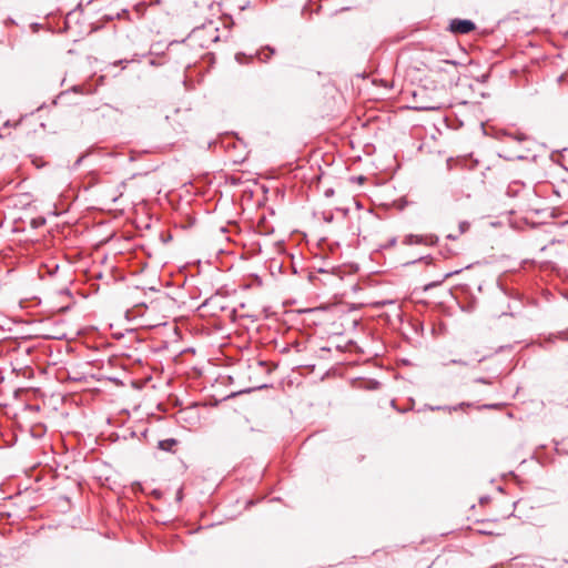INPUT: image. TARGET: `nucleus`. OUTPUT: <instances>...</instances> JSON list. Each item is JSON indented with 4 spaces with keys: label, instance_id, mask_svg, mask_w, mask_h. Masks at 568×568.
I'll list each match as a JSON object with an SVG mask.
<instances>
[{
    "label": "nucleus",
    "instance_id": "f257e3e1",
    "mask_svg": "<svg viewBox=\"0 0 568 568\" xmlns=\"http://www.w3.org/2000/svg\"><path fill=\"white\" fill-rule=\"evenodd\" d=\"M187 39L191 45L207 49L219 41L220 30L213 22H209L194 29Z\"/></svg>",
    "mask_w": 568,
    "mask_h": 568
},
{
    "label": "nucleus",
    "instance_id": "f03ea898",
    "mask_svg": "<svg viewBox=\"0 0 568 568\" xmlns=\"http://www.w3.org/2000/svg\"><path fill=\"white\" fill-rule=\"evenodd\" d=\"M447 29L454 34H468L476 29V24L468 19H453Z\"/></svg>",
    "mask_w": 568,
    "mask_h": 568
},
{
    "label": "nucleus",
    "instance_id": "7ed1b4c3",
    "mask_svg": "<svg viewBox=\"0 0 568 568\" xmlns=\"http://www.w3.org/2000/svg\"><path fill=\"white\" fill-rule=\"evenodd\" d=\"M436 242V237L434 235H408L406 236L404 243L405 244H426V245H433Z\"/></svg>",
    "mask_w": 568,
    "mask_h": 568
},
{
    "label": "nucleus",
    "instance_id": "20e7f679",
    "mask_svg": "<svg viewBox=\"0 0 568 568\" xmlns=\"http://www.w3.org/2000/svg\"><path fill=\"white\" fill-rule=\"evenodd\" d=\"M176 445V440L175 439H165V440H161L159 443V447L163 450H171L173 446Z\"/></svg>",
    "mask_w": 568,
    "mask_h": 568
},
{
    "label": "nucleus",
    "instance_id": "39448f33",
    "mask_svg": "<svg viewBox=\"0 0 568 568\" xmlns=\"http://www.w3.org/2000/svg\"><path fill=\"white\" fill-rule=\"evenodd\" d=\"M458 229H459V234H463L469 229V223L466 221H463L459 223Z\"/></svg>",
    "mask_w": 568,
    "mask_h": 568
},
{
    "label": "nucleus",
    "instance_id": "423d86ee",
    "mask_svg": "<svg viewBox=\"0 0 568 568\" xmlns=\"http://www.w3.org/2000/svg\"><path fill=\"white\" fill-rule=\"evenodd\" d=\"M452 364H459V365H465L466 363L463 362V361H456V359H453L450 361Z\"/></svg>",
    "mask_w": 568,
    "mask_h": 568
},
{
    "label": "nucleus",
    "instance_id": "0eeeda50",
    "mask_svg": "<svg viewBox=\"0 0 568 568\" xmlns=\"http://www.w3.org/2000/svg\"><path fill=\"white\" fill-rule=\"evenodd\" d=\"M457 237H458V235H455V234L447 235V239H449V240H456Z\"/></svg>",
    "mask_w": 568,
    "mask_h": 568
},
{
    "label": "nucleus",
    "instance_id": "6e6552de",
    "mask_svg": "<svg viewBox=\"0 0 568 568\" xmlns=\"http://www.w3.org/2000/svg\"><path fill=\"white\" fill-rule=\"evenodd\" d=\"M517 139H518L519 141H524L526 138H525V135L520 134Z\"/></svg>",
    "mask_w": 568,
    "mask_h": 568
},
{
    "label": "nucleus",
    "instance_id": "1a4fd4ad",
    "mask_svg": "<svg viewBox=\"0 0 568 568\" xmlns=\"http://www.w3.org/2000/svg\"><path fill=\"white\" fill-rule=\"evenodd\" d=\"M332 193H333V191H332V190H327V191L325 192V194H326L327 196H328V195H331Z\"/></svg>",
    "mask_w": 568,
    "mask_h": 568
},
{
    "label": "nucleus",
    "instance_id": "9d476101",
    "mask_svg": "<svg viewBox=\"0 0 568 568\" xmlns=\"http://www.w3.org/2000/svg\"><path fill=\"white\" fill-rule=\"evenodd\" d=\"M424 109L434 110L435 108L434 106H425Z\"/></svg>",
    "mask_w": 568,
    "mask_h": 568
}]
</instances>
